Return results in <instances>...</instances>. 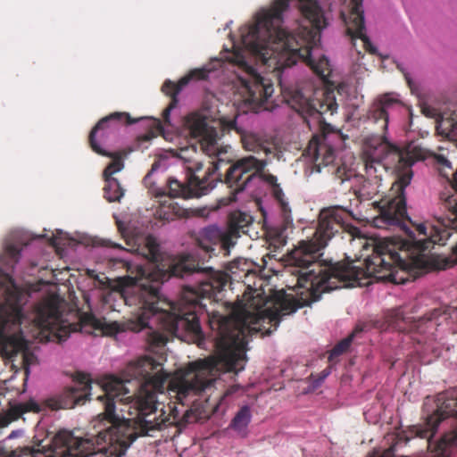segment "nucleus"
<instances>
[{
	"instance_id": "obj_1",
	"label": "nucleus",
	"mask_w": 457,
	"mask_h": 457,
	"mask_svg": "<svg viewBox=\"0 0 457 457\" xmlns=\"http://www.w3.org/2000/svg\"><path fill=\"white\" fill-rule=\"evenodd\" d=\"M344 213L341 209H323L319 215L318 226L312 237L301 240L287 253V265L294 268L292 274L297 276L294 287L295 295L282 293L274 309H262L261 300L255 303L254 297L243 304L239 310L229 315H222L212 311L208 322L216 351L215 355L190 362L186 371L169 381V374L162 363L154 358L144 356L129 362L120 377L110 376L105 381L117 379L125 385L126 389L119 390V401L131 398L128 385L136 381L137 395L131 399L129 405L144 394L154 395L158 401L164 420L157 430L170 423L175 416L176 404L187 405V399L211 388L218 372L224 370L238 373L246 362L247 337L257 333L261 337L270 336L275 331L283 316L292 314L298 309L320 300L321 294L339 287H355L351 278L353 271H347L343 262L320 261L321 251L337 235L344 231Z\"/></svg>"
},
{
	"instance_id": "obj_2",
	"label": "nucleus",
	"mask_w": 457,
	"mask_h": 457,
	"mask_svg": "<svg viewBox=\"0 0 457 457\" xmlns=\"http://www.w3.org/2000/svg\"><path fill=\"white\" fill-rule=\"evenodd\" d=\"M133 251L150 262L137 266L135 275L119 277L108 281V287L128 303V295H135L142 313L138 329L149 328L147 343L152 348L163 347L170 337L187 332L204 342L198 312L205 308L203 300L211 299L223 290L228 276L200 265L196 259L183 255L179 259L163 260L155 238L147 236L144 245Z\"/></svg>"
},
{
	"instance_id": "obj_3",
	"label": "nucleus",
	"mask_w": 457,
	"mask_h": 457,
	"mask_svg": "<svg viewBox=\"0 0 457 457\" xmlns=\"http://www.w3.org/2000/svg\"><path fill=\"white\" fill-rule=\"evenodd\" d=\"M117 379L98 385L102 395L97 400L104 404V411L91 420L94 433L82 438L68 430L58 431L46 445L38 441L33 446L18 447L4 451L1 457H122L139 436H152L164 420L158 401L154 395L144 394L133 405L129 406L130 418L116 412L119 390L126 389Z\"/></svg>"
},
{
	"instance_id": "obj_4",
	"label": "nucleus",
	"mask_w": 457,
	"mask_h": 457,
	"mask_svg": "<svg viewBox=\"0 0 457 457\" xmlns=\"http://www.w3.org/2000/svg\"><path fill=\"white\" fill-rule=\"evenodd\" d=\"M317 0H274L270 8L257 14L253 24L240 29L241 42L251 54L283 71L303 61L324 82L331 73L329 61L312 57V49L327 27Z\"/></svg>"
},
{
	"instance_id": "obj_5",
	"label": "nucleus",
	"mask_w": 457,
	"mask_h": 457,
	"mask_svg": "<svg viewBox=\"0 0 457 457\" xmlns=\"http://www.w3.org/2000/svg\"><path fill=\"white\" fill-rule=\"evenodd\" d=\"M436 162L440 166L441 173L446 177L454 190V194L443 192L440 195V209L444 212L437 218L438 225L420 223L415 225L417 236L414 232L407 230L408 239L400 242L398 253L396 245L389 241H380L373 246V253L365 259L362 267L357 266L353 262H344L351 278L356 286H361L362 280L374 277L379 280H387L395 284L403 283V278H397L401 271H411L423 265V257L426 251L435 245H445L452 240L451 253L447 256L438 257L436 268L445 270L457 264V170L449 173L446 169L452 170L451 162L442 154H433Z\"/></svg>"
},
{
	"instance_id": "obj_6",
	"label": "nucleus",
	"mask_w": 457,
	"mask_h": 457,
	"mask_svg": "<svg viewBox=\"0 0 457 457\" xmlns=\"http://www.w3.org/2000/svg\"><path fill=\"white\" fill-rule=\"evenodd\" d=\"M424 425L392 435L391 446L368 457H452L457 452V387L437 395Z\"/></svg>"
},
{
	"instance_id": "obj_7",
	"label": "nucleus",
	"mask_w": 457,
	"mask_h": 457,
	"mask_svg": "<svg viewBox=\"0 0 457 457\" xmlns=\"http://www.w3.org/2000/svg\"><path fill=\"white\" fill-rule=\"evenodd\" d=\"M192 137L199 138L201 150L209 157L216 159L209 162V166L203 176L199 173L203 170L201 162H192L187 167L188 176L184 182L174 178H169L166 187L160 189L157 196L168 195L169 200L161 203L155 211V217L163 221H171L178 218L188 216V210L179 205L171 198L180 197L183 199L198 198L207 195L218 182L222 181V154L225 151L220 150L218 141L220 139L217 129L210 126L204 116L198 113H191L186 120Z\"/></svg>"
},
{
	"instance_id": "obj_8",
	"label": "nucleus",
	"mask_w": 457,
	"mask_h": 457,
	"mask_svg": "<svg viewBox=\"0 0 457 457\" xmlns=\"http://www.w3.org/2000/svg\"><path fill=\"white\" fill-rule=\"evenodd\" d=\"M426 158V151L419 146H398L383 141L378 146L366 151L364 166L366 175L382 178L384 172L396 174V180L392 185L395 195L380 207L379 215L374 219L378 228L400 225L407 216L404 189L410 185L413 177L412 165Z\"/></svg>"
},
{
	"instance_id": "obj_9",
	"label": "nucleus",
	"mask_w": 457,
	"mask_h": 457,
	"mask_svg": "<svg viewBox=\"0 0 457 457\" xmlns=\"http://www.w3.org/2000/svg\"><path fill=\"white\" fill-rule=\"evenodd\" d=\"M281 95L284 101L295 110L312 129L317 127L320 134L314 135L310 140L304 153L312 158L315 165L328 166L335 160V149L329 143L333 129L325 122L323 115L333 114L337 110L335 92L333 90L314 88L309 83L286 86L279 79Z\"/></svg>"
},
{
	"instance_id": "obj_10",
	"label": "nucleus",
	"mask_w": 457,
	"mask_h": 457,
	"mask_svg": "<svg viewBox=\"0 0 457 457\" xmlns=\"http://www.w3.org/2000/svg\"><path fill=\"white\" fill-rule=\"evenodd\" d=\"M220 150L225 151V154H222L224 159L222 166L229 165L224 175L222 174L221 182L230 189V194L233 195L232 200L235 201L236 195L244 192L254 179H260L270 186V193L279 206L285 222H291V208L280 185L278 183L277 177L264 171L268 161L258 159L252 154L233 161L225 157L227 147H220Z\"/></svg>"
},
{
	"instance_id": "obj_11",
	"label": "nucleus",
	"mask_w": 457,
	"mask_h": 457,
	"mask_svg": "<svg viewBox=\"0 0 457 457\" xmlns=\"http://www.w3.org/2000/svg\"><path fill=\"white\" fill-rule=\"evenodd\" d=\"M457 310L451 306L435 308L415 320L406 317L402 307L387 310L384 314L385 328H393L399 332L413 334L412 338L420 345H424L425 351L436 352V332L437 327L452 318Z\"/></svg>"
},
{
	"instance_id": "obj_12",
	"label": "nucleus",
	"mask_w": 457,
	"mask_h": 457,
	"mask_svg": "<svg viewBox=\"0 0 457 457\" xmlns=\"http://www.w3.org/2000/svg\"><path fill=\"white\" fill-rule=\"evenodd\" d=\"M23 319L21 296L7 292L4 303L0 304V353L5 359L14 361L27 347L21 329Z\"/></svg>"
},
{
	"instance_id": "obj_13",
	"label": "nucleus",
	"mask_w": 457,
	"mask_h": 457,
	"mask_svg": "<svg viewBox=\"0 0 457 457\" xmlns=\"http://www.w3.org/2000/svg\"><path fill=\"white\" fill-rule=\"evenodd\" d=\"M33 323L42 333H47L48 339H57L59 343L65 341L71 332L76 331V325L65 324L63 321L57 296H51L38 303Z\"/></svg>"
},
{
	"instance_id": "obj_14",
	"label": "nucleus",
	"mask_w": 457,
	"mask_h": 457,
	"mask_svg": "<svg viewBox=\"0 0 457 457\" xmlns=\"http://www.w3.org/2000/svg\"><path fill=\"white\" fill-rule=\"evenodd\" d=\"M244 103L248 110L257 112L273 93L272 83L247 66L246 76L239 77Z\"/></svg>"
},
{
	"instance_id": "obj_15",
	"label": "nucleus",
	"mask_w": 457,
	"mask_h": 457,
	"mask_svg": "<svg viewBox=\"0 0 457 457\" xmlns=\"http://www.w3.org/2000/svg\"><path fill=\"white\" fill-rule=\"evenodd\" d=\"M133 124V120L127 112H113L102 118L92 129L88 136V143L91 149L99 155H109L110 152L105 150L106 140L111 135L116 132L114 123Z\"/></svg>"
},
{
	"instance_id": "obj_16",
	"label": "nucleus",
	"mask_w": 457,
	"mask_h": 457,
	"mask_svg": "<svg viewBox=\"0 0 457 457\" xmlns=\"http://www.w3.org/2000/svg\"><path fill=\"white\" fill-rule=\"evenodd\" d=\"M76 386L66 387L57 399H49L47 405L52 410L72 409L83 405L91 395V379L87 374L77 372L73 377Z\"/></svg>"
},
{
	"instance_id": "obj_17",
	"label": "nucleus",
	"mask_w": 457,
	"mask_h": 457,
	"mask_svg": "<svg viewBox=\"0 0 457 457\" xmlns=\"http://www.w3.org/2000/svg\"><path fill=\"white\" fill-rule=\"evenodd\" d=\"M401 105V101L393 93L378 96L370 104L368 111V120L378 125L386 132L388 127L389 113Z\"/></svg>"
},
{
	"instance_id": "obj_18",
	"label": "nucleus",
	"mask_w": 457,
	"mask_h": 457,
	"mask_svg": "<svg viewBox=\"0 0 457 457\" xmlns=\"http://www.w3.org/2000/svg\"><path fill=\"white\" fill-rule=\"evenodd\" d=\"M347 26V34L352 40L360 38L363 42V47L366 51L374 54L376 48L372 46L370 38L365 33L364 12L362 9V0L350 1V12L348 21H345Z\"/></svg>"
},
{
	"instance_id": "obj_19",
	"label": "nucleus",
	"mask_w": 457,
	"mask_h": 457,
	"mask_svg": "<svg viewBox=\"0 0 457 457\" xmlns=\"http://www.w3.org/2000/svg\"><path fill=\"white\" fill-rule=\"evenodd\" d=\"M40 411V405L33 399L21 403L9 402L8 408L0 413V434L11 423L22 418L23 414L27 412L39 413Z\"/></svg>"
},
{
	"instance_id": "obj_20",
	"label": "nucleus",
	"mask_w": 457,
	"mask_h": 457,
	"mask_svg": "<svg viewBox=\"0 0 457 457\" xmlns=\"http://www.w3.org/2000/svg\"><path fill=\"white\" fill-rule=\"evenodd\" d=\"M221 237V228L211 225L201 229L195 238L196 245L205 253L213 252L214 246L219 245Z\"/></svg>"
},
{
	"instance_id": "obj_21",
	"label": "nucleus",
	"mask_w": 457,
	"mask_h": 457,
	"mask_svg": "<svg viewBox=\"0 0 457 457\" xmlns=\"http://www.w3.org/2000/svg\"><path fill=\"white\" fill-rule=\"evenodd\" d=\"M210 71L205 68H199L192 70L187 76L181 78L178 83H173L170 80H166L163 83V90L166 92H170V89L172 88L175 91V94H179L182 88L187 85V83L192 80H204L208 78Z\"/></svg>"
},
{
	"instance_id": "obj_22",
	"label": "nucleus",
	"mask_w": 457,
	"mask_h": 457,
	"mask_svg": "<svg viewBox=\"0 0 457 457\" xmlns=\"http://www.w3.org/2000/svg\"><path fill=\"white\" fill-rule=\"evenodd\" d=\"M243 146L245 150L259 153L264 152L266 155L272 153V148L261 136L253 132H245L241 137Z\"/></svg>"
},
{
	"instance_id": "obj_23",
	"label": "nucleus",
	"mask_w": 457,
	"mask_h": 457,
	"mask_svg": "<svg viewBox=\"0 0 457 457\" xmlns=\"http://www.w3.org/2000/svg\"><path fill=\"white\" fill-rule=\"evenodd\" d=\"M436 133L449 141L457 142V119L441 117L436 120Z\"/></svg>"
},
{
	"instance_id": "obj_24",
	"label": "nucleus",
	"mask_w": 457,
	"mask_h": 457,
	"mask_svg": "<svg viewBox=\"0 0 457 457\" xmlns=\"http://www.w3.org/2000/svg\"><path fill=\"white\" fill-rule=\"evenodd\" d=\"M253 217L244 212L235 211L232 212L228 218V226L238 235L247 232V228L252 224Z\"/></svg>"
},
{
	"instance_id": "obj_25",
	"label": "nucleus",
	"mask_w": 457,
	"mask_h": 457,
	"mask_svg": "<svg viewBox=\"0 0 457 457\" xmlns=\"http://www.w3.org/2000/svg\"><path fill=\"white\" fill-rule=\"evenodd\" d=\"M382 178H374L367 175V179H363L362 185L355 190L356 196L361 200L371 199L379 191V186Z\"/></svg>"
},
{
	"instance_id": "obj_26",
	"label": "nucleus",
	"mask_w": 457,
	"mask_h": 457,
	"mask_svg": "<svg viewBox=\"0 0 457 457\" xmlns=\"http://www.w3.org/2000/svg\"><path fill=\"white\" fill-rule=\"evenodd\" d=\"M105 185L104 187V198L108 202H119L124 195V190L119 180L113 177L104 178Z\"/></svg>"
},
{
	"instance_id": "obj_27",
	"label": "nucleus",
	"mask_w": 457,
	"mask_h": 457,
	"mask_svg": "<svg viewBox=\"0 0 457 457\" xmlns=\"http://www.w3.org/2000/svg\"><path fill=\"white\" fill-rule=\"evenodd\" d=\"M22 245L15 243H6L2 255V262L7 267L12 268L21 258Z\"/></svg>"
},
{
	"instance_id": "obj_28",
	"label": "nucleus",
	"mask_w": 457,
	"mask_h": 457,
	"mask_svg": "<svg viewBox=\"0 0 457 457\" xmlns=\"http://www.w3.org/2000/svg\"><path fill=\"white\" fill-rule=\"evenodd\" d=\"M252 414L250 407L245 405L239 409L232 419L229 427L236 431L245 430L251 421Z\"/></svg>"
},
{
	"instance_id": "obj_29",
	"label": "nucleus",
	"mask_w": 457,
	"mask_h": 457,
	"mask_svg": "<svg viewBox=\"0 0 457 457\" xmlns=\"http://www.w3.org/2000/svg\"><path fill=\"white\" fill-rule=\"evenodd\" d=\"M104 156L112 158V161L104 170V178L112 177V174L121 170L124 168L123 154L121 152H110L109 155Z\"/></svg>"
},
{
	"instance_id": "obj_30",
	"label": "nucleus",
	"mask_w": 457,
	"mask_h": 457,
	"mask_svg": "<svg viewBox=\"0 0 457 457\" xmlns=\"http://www.w3.org/2000/svg\"><path fill=\"white\" fill-rule=\"evenodd\" d=\"M240 235L237 232H235L232 228L228 227L227 229H221V237L220 241H219V245L220 248L224 251V255H228L230 252V248H232Z\"/></svg>"
},
{
	"instance_id": "obj_31",
	"label": "nucleus",
	"mask_w": 457,
	"mask_h": 457,
	"mask_svg": "<svg viewBox=\"0 0 457 457\" xmlns=\"http://www.w3.org/2000/svg\"><path fill=\"white\" fill-rule=\"evenodd\" d=\"M361 331H362V329L357 327L355 328L352 334H350L347 337L338 342L332 349L330 357L339 356L342 353H345L349 349L355 335Z\"/></svg>"
},
{
	"instance_id": "obj_32",
	"label": "nucleus",
	"mask_w": 457,
	"mask_h": 457,
	"mask_svg": "<svg viewBox=\"0 0 457 457\" xmlns=\"http://www.w3.org/2000/svg\"><path fill=\"white\" fill-rule=\"evenodd\" d=\"M162 91L165 95L170 96V102L169 105L163 110L162 114V120H163L164 123L167 124V125H170V112L178 104L179 100H178L177 96H178L179 94H175V91L172 88L170 89V92L164 91L163 90V86L162 87Z\"/></svg>"
},
{
	"instance_id": "obj_33",
	"label": "nucleus",
	"mask_w": 457,
	"mask_h": 457,
	"mask_svg": "<svg viewBox=\"0 0 457 457\" xmlns=\"http://www.w3.org/2000/svg\"><path fill=\"white\" fill-rule=\"evenodd\" d=\"M335 176L340 180V183H343L355 177V171L345 164H341L335 170Z\"/></svg>"
},
{
	"instance_id": "obj_34",
	"label": "nucleus",
	"mask_w": 457,
	"mask_h": 457,
	"mask_svg": "<svg viewBox=\"0 0 457 457\" xmlns=\"http://www.w3.org/2000/svg\"><path fill=\"white\" fill-rule=\"evenodd\" d=\"M21 355V366L28 370L29 366L34 362L36 356L33 353H31L29 349V343L27 344V347L19 353Z\"/></svg>"
},
{
	"instance_id": "obj_35",
	"label": "nucleus",
	"mask_w": 457,
	"mask_h": 457,
	"mask_svg": "<svg viewBox=\"0 0 457 457\" xmlns=\"http://www.w3.org/2000/svg\"><path fill=\"white\" fill-rule=\"evenodd\" d=\"M98 245H100L102 246H104V247H109V248H112V249H118V250L122 251L124 253L128 252L127 249H125L120 244L114 243L111 239H104V238L100 239L98 241Z\"/></svg>"
},
{
	"instance_id": "obj_36",
	"label": "nucleus",
	"mask_w": 457,
	"mask_h": 457,
	"mask_svg": "<svg viewBox=\"0 0 457 457\" xmlns=\"http://www.w3.org/2000/svg\"><path fill=\"white\" fill-rule=\"evenodd\" d=\"M421 112L426 117L428 118H436L438 115L437 110L428 104H423L421 106Z\"/></svg>"
},
{
	"instance_id": "obj_37",
	"label": "nucleus",
	"mask_w": 457,
	"mask_h": 457,
	"mask_svg": "<svg viewBox=\"0 0 457 457\" xmlns=\"http://www.w3.org/2000/svg\"><path fill=\"white\" fill-rule=\"evenodd\" d=\"M23 431L21 429H17V430H12L9 436H7V438L9 439H12V438H16V437H19L22 435Z\"/></svg>"
},
{
	"instance_id": "obj_38",
	"label": "nucleus",
	"mask_w": 457,
	"mask_h": 457,
	"mask_svg": "<svg viewBox=\"0 0 457 457\" xmlns=\"http://www.w3.org/2000/svg\"><path fill=\"white\" fill-rule=\"evenodd\" d=\"M222 123L228 129H236V124H237V121L235 119L233 120H228L227 122H225V120H222Z\"/></svg>"
},
{
	"instance_id": "obj_39",
	"label": "nucleus",
	"mask_w": 457,
	"mask_h": 457,
	"mask_svg": "<svg viewBox=\"0 0 457 457\" xmlns=\"http://www.w3.org/2000/svg\"><path fill=\"white\" fill-rule=\"evenodd\" d=\"M117 262H118L119 263H120V264L122 265V267H123V268H126L128 271H129V270H130V269H131V268H130V264H129V262L128 261H126V260H124V259H119V260H117Z\"/></svg>"
},
{
	"instance_id": "obj_40",
	"label": "nucleus",
	"mask_w": 457,
	"mask_h": 457,
	"mask_svg": "<svg viewBox=\"0 0 457 457\" xmlns=\"http://www.w3.org/2000/svg\"><path fill=\"white\" fill-rule=\"evenodd\" d=\"M154 122L156 123V129L158 132H162V126L161 124L160 120H155Z\"/></svg>"
},
{
	"instance_id": "obj_41",
	"label": "nucleus",
	"mask_w": 457,
	"mask_h": 457,
	"mask_svg": "<svg viewBox=\"0 0 457 457\" xmlns=\"http://www.w3.org/2000/svg\"><path fill=\"white\" fill-rule=\"evenodd\" d=\"M404 78H405V79H406V81H407L408 85L411 87V78L409 77V75H408V74H406V73H404Z\"/></svg>"
},
{
	"instance_id": "obj_42",
	"label": "nucleus",
	"mask_w": 457,
	"mask_h": 457,
	"mask_svg": "<svg viewBox=\"0 0 457 457\" xmlns=\"http://www.w3.org/2000/svg\"><path fill=\"white\" fill-rule=\"evenodd\" d=\"M118 228L120 231H121V226H120V223L118 224Z\"/></svg>"
}]
</instances>
